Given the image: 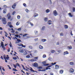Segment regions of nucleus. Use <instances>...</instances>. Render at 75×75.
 <instances>
[{
	"instance_id": "5",
	"label": "nucleus",
	"mask_w": 75,
	"mask_h": 75,
	"mask_svg": "<svg viewBox=\"0 0 75 75\" xmlns=\"http://www.w3.org/2000/svg\"><path fill=\"white\" fill-rule=\"evenodd\" d=\"M10 13H8L7 15V17H8V20H10V21H12L13 20L12 19H11V16L10 15Z\"/></svg>"
},
{
	"instance_id": "41",
	"label": "nucleus",
	"mask_w": 75,
	"mask_h": 75,
	"mask_svg": "<svg viewBox=\"0 0 75 75\" xmlns=\"http://www.w3.org/2000/svg\"><path fill=\"white\" fill-rule=\"evenodd\" d=\"M17 64H16L15 65L14 64H13V67H14L15 68H16L17 67Z\"/></svg>"
},
{
	"instance_id": "58",
	"label": "nucleus",
	"mask_w": 75,
	"mask_h": 75,
	"mask_svg": "<svg viewBox=\"0 0 75 75\" xmlns=\"http://www.w3.org/2000/svg\"><path fill=\"white\" fill-rule=\"evenodd\" d=\"M8 67H9V69H11V68L10 67V66L9 65H8Z\"/></svg>"
},
{
	"instance_id": "46",
	"label": "nucleus",
	"mask_w": 75,
	"mask_h": 75,
	"mask_svg": "<svg viewBox=\"0 0 75 75\" xmlns=\"http://www.w3.org/2000/svg\"><path fill=\"white\" fill-rule=\"evenodd\" d=\"M9 26L10 28H13V25H10Z\"/></svg>"
},
{
	"instance_id": "54",
	"label": "nucleus",
	"mask_w": 75,
	"mask_h": 75,
	"mask_svg": "<svg viewBox=\"0 0 75 75\" xmlns=\"http://www.w3.org/2000/svg\"><path fill=\"white\" fill-rule=\"evenodd\" d=\"M19 36V35H15V37H16L17 38H18V37Z\"/></svg>"
},
{
	"instance_id": "2",
	"label": "nucleus",
	"mask_w": 75,
	"mask_h": 75,
	"mask_svg": "<svg viewBox=\"0 0 75 75\" xmlns=\"http://www.w3.org/2000/svg\"><path fill=\"white\" fill-rule=\"evenodd\" d=\"M57 62H55V63H52V65L51 66H49L48 67H46V70H47L48 69H51V68H50V67H52V66H53V65H55L56 64Z\"/></svg>"
},
{
	"instance_id": "3",
	"label": "nucleus",
	"mask_w": 75,
	"mask_h": 75,
	"mask_svg": "<svg viewBox=\"0 0 75 75\" xmlns=\"http://www.w3.org/2000/svg\"><path fill=\"white\" fill-rule=\"evenodd\" d=\"M2 21L4 24H6L7 23L6 21V19L5 18H2Z\"/></svg>"
},
{
	"instance_id": "29",
	"label": "nucleus",
	"mask_w": 75,
	"mask_h": 75,
	"mask_svg": "<svg viewBox=\"0 0 75 75\" xmlns=\"http://www.w3.org/2000/svg\"><path fill=\"white\" fill-rule=\"evenodd\" d=\"M47 41V40L45 39H42V42H45Z\"/></svg>"
},
{
	"instance_id": "6",
	"label": "nucleus",
	"mask_w": 75,
	"mask_h": 75,
	"mask_svg": "<svg viewBox=\"0 0 75 75\" xmlns=\"http://www.w3.org/2000/svg\"><path fill=\"white\" fill-rule=\"evenodd\" d=\"M1 47H2V48H3L4 50H6V48L4 47V44H3V42H1Z\"/></svg>"
},
{
	"instance_id": "32",
	"label": "nucleus",
	"mask_w": 75,
	"mask_h": 75,
	"mask_svg": "<svg viewBox=\"0 0 75 75\" xmlns=\"http://www.w3.org/2000/svg\"><path fill=\"white\" fill-rule=\"evenodd\" d=\"M55 50H51V53H54V52H55Z\"/></svg>"
},
{
	"instance_id": "48",
	"label": "nucleus",
	"mask_w": 75,
	"mask_h": 75,
	"mask_svg": "<svg viewBox=\"0 0 75 75\" xmlns=\"http://www.w3.org/2000/svg\"><path fill=\"white\" fill-rule=\"evenodd\" d=\"M73 11L74 12H75V8L74 7H73Z\"/></svg>"
},
{
	"instance_id": "21",
	"label": "nucleus",
	"mask_w": 75,
	"mask_h": 75,
	"mask_svg": "<svg viewBox=\"0 0 75 75\" xmlns=\"http://www.w3.org/2000/svg\"><path fill=\"white\" fill-rule=\"evenodd\" d=\"M34 14L35 15H34V17H35L37 16H38V13H35Z\"/></svg>"
},
{
	"instance_id": "55",
	"label": "nucleus",
	"mask_w": 75,
	"mask_h": 75,
	"mask_svg": "<svg viewBox=\"0 0 75 75\" xmlns=\"http://www.w3.org/2000/svg\"><path fill=\"white\" fill-rule=\"evenodd\" d=\"M35 34H38V31H35Z\"/></svg>"
},
{
	"instance_id": "64",
	"label": "nucleus",
	"mask_w": 75,
	"mask_h": 75,
	"mask_svg": "<svg viewBox=\"0 0 75 75\" xmlns=\"http://www.w3.org/2000/svg\"><path fill=\"white\" fill-rule=\"evenodd\" d=\"M8 38H9V39H10V40H11V38L9 36L8 37Z\"/></svg>"
},
{
	"instance_id": "24",
	"label": "nucleus",
	"mask_w": 75,
	"mask_h": 75,
	"mask_svg": "<svg viewBox=\"0 0 75 75\" xmlns=\"http://www.w3.org/2000/svg\"><path fill=\"white\" fill-rule=\"evenodd\" d=\"M55 69H58L59 68V66L58 65H55Z\"/></svg>"
},
{
	"instance_id": "14",
	"label": "nucleus",
	"mask_w": 75,
	"mask_h": 75,
	"mask_svg": "<svg viewBox=\"0 0 75 75\" xmlns=\"http://www.w3.org/2000/svg\"><path fill=\"white\" fill-rule=\"evenodd\" d=\"M63 72H64V70H60L59 71V73L60 74H62L63 73Z\"/></svg>"
},
{
	"instance_id": "52",
	"label": "nucleus",
	"mask_w": 75,
	"mask_h": 75,
	"mask_svg": "<svg viewBox=\"0 0 75 75\" xmlns=\"http://www.w3.org/2000/svg\"><path fill=\"white\" fill-rule=\"evenodd\" d=\"M16 64H17V65H18V67H20V64H18V63H16Z\"/></svg>"
},
{
	"instance_id": "62",
	"label": "nucleus",
	"mask_w": 75,
	"mask_h": 75,
	"mask_svg": "<svg viewBox=\"0 0 75 75\" xmlns=\"http://www.w3.org/2000/svg\"><path fill=\"white\" fill-rule=\"evenodd\" d=\"M38 71H43V70H41V69H39L38 70Z\"/></svg>"
},
{
	"instance_id": "37",
	"label": "nucleus",
	"mask_w": 75,
	"mask_h": 75,
	"mask_svg": "<svg viewBox=\"0 0 75 75\" xmlns=\"http://www.w3.org/2000/svg\"><path fill=\"white\" fill-rule=\"evenodd\" d=\"M13 71H18V70H17V69L15 68H13Z\"/></svg>"
},
{
	"instance_id": "7",
	"label": "nucleus",
	"mask_w": 75,
	"mask_h": 75,
	"mask_svg": "<svg viewBox=\"0 0 75 75\" xmlns=\"http://www.w3.org/2000/svg\"><path fill=\"white\" fill-rule=\"evenodd\" d=\"M53 14H54V16H56L58 15V13H57V12L56 10L53 11Z\"/></svg>"
},
{
	"instance_id": "1",
	"label": "nucleus",
	"mask_w": 75,
	"mask_h": 75,
	"mask_svg": "<svg viewBox=\"0 0 75 75\" xmlns=\"http://www.w3.org/2000/svg\"><path fill=\"white\" fill-rule=\"evenodd\" d=\"M16 39L17 40V41H16V44H18V43H20V42H21V40L20 39H18V38H17L16 37H14L13 38V40H16Z\"/></svg>"
},
{
	"instance_id": "36",
	"label": "nucleus",
	"mask_w": 75,
	"mask_h": 75,
	"mask_svg": "<svg viewBox=\"0 0 75 75\" xmlns=\"http://www.w3.org/2000/svg\"><path fill=\"white\" fill-rule=\"evenodd\" d=\"M19 24H20V22H17L16 24V25H18Z\"/></svg>"
},
{
	"instance_id": "57",
	"label": "nucleus",
	"mask_w": 75,
	"mask_h": 75,
	"mask_svg": "<svg viewBox=\"0 0 75 75\" xmlns=\"http://www.w3.org/2000/svg\"><path fill=\"white\" fill-rule=\"evenodd\" d=\"M22 67L23 68V69H24V70H25V68H24V66L23 65Z\"/></svg>"
},
{
	"instance_id": "33",
	"label": "nucleus",
	"mask_w": 75,
	"mask_h": 75,
	"mask_svg": "<svg viewBox=\"0 0 75 75\" xmlns=\"http://www.w3.org/2000/svg\"><path fill=\"white\" fill-rule=\"evenodd\" d=\"M5 57V56L4 57V58L5 60V62H7V60H6V58Z\"/></svg>"
},
{
	"instance_id": "31",
	"label": "nucleus",
	"mask_w": 75,
	"mask_h": 75,
	"mask_svg": "<svg viewBox=\"0 0 75 75\" xmlns=\"http://www.w3.org/2000/svg\"><path fill=\"white\" fill-rule=\"evenodd\" d=\"M47 19H48V18H45L44 20V21H46V22H47Z\"/></svg>"
},
{
	"instance_id": "49",
	"label": "nucleus",
	"mask_w": 75,
	"mask_h": 75,
	"mask_svg": "<svg viewBox=\"0 0 75 75\" xmlns=\"http://www.w3.org/2000/svg\"><path fill=\"white\" fill-rule=\"evenodd\" d=\"M30 24L31 25V26H33V25H34L33 24V23L31 22H30Z\"/></svg>"
},
{
	"instance_id": "51",
	"label": "nucleus",
	"mask_w": 75,
	"mask_h": 75,
	"mask_svg": "<svg viewBox=\"0 0 75 75\" xmlns=\"http://www.w3.org/2000/svg\"><path fill=\"white\" fill-rule=\"evenodd\" d=\"M50 75H54V73L52 72H51L50 74Z\"/></svg>"
},
{
	"instance_id": "61",
	"label": "nucleus",
	"mask_w": 75,
	"mask_h": 75,
	"mask_svg": "<svg viewBox=\"0 0 75 75\" xmlns=\"http://www.w3.org/2000/svg\"><path fill=\"white\" fill-rule=\"evenodd\" d=\"M0 30H3V28H2L1 27H0Z\"/></svg>"
},
{
	"instance_id": "63",
	"label": "nucleus",
	"mask_w": 75,
	"mask_h": 75,
	"mask_svg": "<svg viewBox=\"0 0 75 75\" xmlns=\"http://www.w3.org/2000/svg\"><path fill=\"white\" fill-rule=\"evenodd\" d=\"M25 11H26V12H28V9H25Z\"/></svg>"
},
{
	"instance_id": "28",
	"label": "nucleus",
	"mask_w": 75,
	"mask_h": 75,
	"mask_svg": "<svg viewBox=\"0 0 75 75\" xmlns=\"http://www.w3.org/2000/svg\"><path fill=\"white\" fill-rule=\"evenodd\" d=\"M67 48H68L69 50H71L72 48V46H68Z\"/></svg>"
},
{
	"instance_id": "45",
	"label": "nucleus",
	"mask_w": 75,
	"mask_h": 75,
	"mask_svg": "<svg viewBox=\"0 0 75 75\" xmlns=\"http://www.w3.org/2000/svg\"><path fill=\"white\" fill-rule=\"evenodd\" d=\"M16 13V11H13L12 13V15H14V14Z\"/></svg>"
},
{
	"instance_id": "15",
	"label": "nucleus",
	"mask_w": 75,
	"mask_h": 75,
	"mask_svg": "<svg viewBox=\"0 0 75 75\" xmlns=\"http://www.w3.org/2000/svg\"><path fill=\"white\" fill-rule=\"evenodd\" d=\"M69 54V52H68V51H66V52H65L64 53V55H66L67 54Z\"/></svg>"
},
{
	"instance_id": "39",
	"label": "nucleus",
	"mask_w": 75,
	"mask_h": 75,
	"mask_svg": "<svg viewBox=\"0 0 75 75\" xmlns=\"http://www.w3.org/2000/svg\"><path fill=\"white\" fill-rule=\"evenodd\" d=\"M10 24H11V22H8V26H9V25H11Z\"/></svg>"
},
{
	"instance_id": "11",
	"label": "nucleus",
	"mask_w": 75,
	"mask_h": 75,
	"mask_svg": "<svg viewBox=\"0 0 75 75\" xmlns=\"http://www.w3.org/2000/svg\"><path fill=\"white\" fill-rule=\"evenodd\" d=\"M69 72H71V73H73V72H74V69L72 68L70 69L69 70Z\"/></svg>"
},
{
	"instance_id": "42",
	"label": "nucleus",
	"mask_w": 75,
	"mask_h": 75,
	"mask_svg": "<svg viewBox=\"0 0 75 75\" xmlns=\"http://www.w3.org/2000/svg\"><path fill=\"white\" fill-rule=\"evenodd\" d=\"M26 57L27 58H29L30 57V56L29 55H28L26 56Z\"/></svg>"
},
{
	"instance_id": "26",
	"label": "nucleus",
	"mask_w": 75,
	"mask_h": 75,
	"mask_svg": "<svg viewBox=\"0 0 75 75\" xmlns=\"http://www.w3.org/2000/svg\"><path fill=\"white\" fill-rule=\"evenodd\" d=\"M39 48L40 49H43V47H42V46L40 45L39 46Z\"/></svg>"
},
{
	"instance_id": "13",
	"label": "nucleus",
	"mask_w": 75,
	"mask_h": 75,
	"mask_svg": "<svg viewBox=\"0 0 75 75\" xmlns=\"http://www.w3.org/2000/svg\"><path fill=\"white\" fill-rule=\"evenodd\" d=\"M34 66L35 67H38V64L36 62L35 63Z\"/></svg>"
},
{
	"instance_id": "34",
	"label": "nucleus",
	"mask_w": 75,
	"mask_h": 75,
	"mask_svg": "<svg viewBox=\"0 0 75 75\" xmlns=\"http://www.w3.org/2000/svg\"><path fill=\"white\" fill-rule=\"evenodd\" d=\"M4 33H5L6 34L5 35V36L6 37H7V35H8V34H7V32H4Z\"/></svg>"
},
{
	"instance_id": "59",
	"label": "nucleus",
	"mask_w": 75,
	"mask_h": 75,
	"mask_svg": "<svg viewBox=\"0 0 75 75\" xmlns=\"http://www.w3.org/2000/svg\"><path fill=\"white\" fill-rule=\"evenodd\" d=\"M58 52H61V50H58Z\"/></svg>"
},
{
	"instance_id": "27",
	"label": "nucleus",
	"mask_w": 75,
	"mask_h": 75,
	"mask_svg": "<svg viewBox=\"0 0 75 75\" xmlns=\"http://www.w3.org/2000/svg\"><path fill=\"white\" fill-rule=\"evenodd\" d=\"M18 46H22V47H24V45L21 44H18Z\"/></svg>"
},
{
	"instance_id": "60",
	"label": "nucleus",
	"mask_w": 75,
	"mask_h": 75,
	"mask_svg": "<svg viewBox=\"0 0 75 75\" xmlns=\"http://www.w3.org/2000/svg\"><path fill=\"white\" fill-rule=\"evenodd\" d=\"M15 32L14 30H13L11 32L12 33H14Z\"/></svg>"
},
{
	"instance_id": "25",
	"label": "nucleus",
	"mask_w": 75,
	"mask_h": 75,
	"mask_svg": "<svg viewBox=\"0 0 75 75\" xmlns=\"http://www.w3.org/2000/svg\"><path fill=\"white\" fill-rule=\"evenodd\" d=\"M69 16L70 17H73V15H72L71 14V13H69Z\"/></svg>"
},
{
	"instance_id": "50",
	"label": "nucleus",
	"mask_w": 75,
	"mask_h": 75,
	"mask_svg": "<svg viewBox=\"0 0 75 75\" xmlns=\"http://www.w3.org/2000/svg\"><path fill=\"white\" fill-rule=\"evenodd\" d=\"M21 28H20L18 29V31H21Z\"/></svg>"
},
{
	"instance_id": "8",
	"label": "nucleus",
	"mask_w": 75,
	"mask_h": 75,
	"mask_svg": "<svg viewBox=\"0 0 75 75\" xmlns=\"http://www.w3.org/2000/svg\"><path fill=\"white\" fill-rule=\"evenodd\" d=\"M43 64V65L44 66H48V65H49V64H46V62H42Z\"/></svg>"
},
{
	"instance_id": "43",
	"label": "nucleus",
	"mask_w": 75,
	"mask_h": 75,
	"mask_svg": "<svg viewBox=\"0 0 75 75\" xmlns=\"http://www.w3.org/2000/svg\"><path fill=\"white\" fill-rule=\"evenodd\" d=\"M17 18H18V19L19 20L20 19V16L19 15L18 16Z\"/></svg>"
},
{
	"instance_id": "4",
	"label": "nucleus",
	"mask_w": 75,
	"mask_h": 75,
	"mask_svg": "<svg viewBox=\"0 0 75 75\" xmlns=\"http://www.w3.org/2000/svg\"><path fill=\"white\" fill-rule=\"evenodd\" d=\"M37 59H38V57H34V59H31L30 61V62H34V61H36Z\"/></svg>"
},
{
	"instance_id": "35",
	"label": "nucleus",
	"mask_w": 75,
	"mask_h": 75,
	"mask_svg": "<svg viewBox=\"0 0 75 75\" xmlns=\"http://www.w3.org/2000/svg\"><path fill=\"white\" fill-rule=\"evenodd\" d=\"M45 26H43L42 28V30H45Z\"/></svg>"
},
{
	"instance_id": "17",
	"label": "nucleus",
	"mask_w": 75,
	"mask_h": 75,
	"mask_svg": "<svg viewBox=\"0 0 75 75\" xmlns=\"http://www.w3.org/2000/svg\"><path fill=\"white\" fill-rule=\"evenodd\" d=\"M5 56V58H6V59H7V60H8V59H9V57H6L5 55H4V57Z\"/></svg>"
},
{
	"instance_id": "9",
	"label": "nucleus",
	"mask_w": 75,
	"mask_h": 75,
	"mask_svg": "<svg viewBox=\"0 0 75 75\" xmlns=\"http://www.w3.org/2000/svg\"><path fill=\"white\" fill-rule=\"evenodd\" d=\"M26 68H27V69H28L29 70H30V71H31V72H34V70H33V68L30 67V68L27 67H26Z\"/></svg>"
},
{
	"instance_id": "40",
	"label": "nucleus",
	"mask_w": 75,
	"mask_h": 75,
	"mask_svg": "<svg viewBox=\"0 0 75 75\" xmlns=\"http://www.w3.org/2000/svg\"><path fill=\"white\" fill-rule=\"evenodd\" d=\"M23 5L25 7H27V5H26V4H25V3H23Z\"/></svg>"
},
{
	"instance_id": "38",
	"label": "nucleus",
	"mask_w": 75,
	"mask_h": 75,
	"mask_svg": "<svg viewBox=\"0 0 75 75\" xmlns=\"http://www.w3.org/2000/svg\"><path fill=\"white\" fill-rule=\"evenodd\" d=\"M60 35L61 37H62V36H63L64 34L63 33H60Z\"/></svg>"
},
{
	"instance_id": "44",
	"label": "nucleus",
	"mask_w": 75,
	"mask_h": 75,
	"mask_svg": "<svg viewBox=\"0 0 75 75\" xmlns=\"http://www.w3.org/2000/svg\"><path fill=\"white\" fill-rule=\"evenodd\" d=\"M28 35V34H24L23 35V37H25V36H26V35Z\"/></svg>"
},
{
	"instance_id": "18",
	"label": "nucleus",
	"mask_w": 75,
	"mask_h": 75,
	"mask_svg": "<svg viewBox=\"0 0 75 75\" xmlns=\"http://www.w3.org/2000/svg\"><path fill=\"white\" fill-rule=\"evenodd\" d=\"M52 21H51V20H49L48 21V24H49V25H50V24H52Z\"/></svg>"
},
{
	"instance_id": "30",
	"label": "nucleus",
	"mask_w": 75,
	"mask_h": 75,
	"mask_svg": "<svg viewBox=\"0 0 75 75\" xmlns=\"http://www.w3.org/2000/svg\"><path fill=\"white\" fill-rule=\"evenodd\" d=\"M50 10L48 9H47L46 10V12L47 13H48L50 12Z\"/></svg>"
},
{
	"instance_id": "20",
	"label": "nucleus",
	"mask_w": 75,
	"mask_h": 75,
	"mask_svg": "<svg viewBox=\"0 0 75 75\" xmlns=\"http://www.w3.org/2000/svg\"><path fill=\"white\" fill-rule=\"evenodd\" d=\"M19 51L20 52H21V53H23V52H24V50H23L22 49H20L19 50Z\"/></svg>"
},
{
	"instance_id": "56",
	"label": "nucleus",
	"mask_w": 75,
	"mask_h": 75,
	"mask_svg": "<svg viewBox=\"0 0 75 75\" xmlns=\"http://www.w3.org/2000/svg\"><path fill=\"white\" fill-rule=\"evenodd\" d=\"M38 69H42V67H38Z\"/></svg>"
},
{
	"instance_id": "23",
	"label": "nucleus",
	"mask_w": 75,
	"mask_h": 75,
	"mask_svg": "<svg viewBox=\"0 0 75 75\" xmlns=\"http://www.w3.org/2000/svg\"><path fill=\"white\" fill-rule=\"evenodd\" d=\"M64 28H65V29H67V28H68V25H64Z\"/></svg>"
},
{
	"instance_id": "10",
	"label": "nucleus",
	"mask_w": 75,
	"mask_h": 75,
	"mask_svg": "<svg viewBox=\"0 0 75 75\" xmlns=\"http://www.w3.org/2000/svg\"><path fill=\"white\" fill-rule=\"evenodd\" d=\"M16 57H17V58L16 57H13V59H14V60H16V59H19V57H18V56H16Z\"/></svg>"
},
{
	"instance_id": "53",
	"label": "nucleus",
	"mask_w": 75,
	"mask_h": 75,
	"mask_svg": "<svg viewBox=\"0 0 75 75\" xmlns=\"http://www.w3.org/2000/svg\"><path fill=\"white\" fill-rule=\"evenodd\" d=\"M1 59H2L3 60H4V59H3V56H1Z\"/></svg>"
},
{
	"instance_id": "19",
	"label": "nucleus",
	"mask_w": 75,
	"mask_h": 75,
	"mask_svg": "<svg viewBox=\"0 0 75 75\" xmlns=\"http://www.w3.org/2000/svg\"><path fill=\"white\" fill-rule=\"evenodd\" d=\"M27 52L26 51H25V52L23 53V55H27Z\"/></svg>"
},
{
	"instance_id": "16",
	"label": "nucleus",
	"mask_w": 75,
	"mask_h": 75,
	"mask_svg": "<svg viewBox=\"0 0 75 75\" xmlns=\"http://www.w3.org/2000/svg\"><path fill=\"white\" fill-rule=\"evenodd\" d=\"M7 11V9H4V10L3 11V13L5 14V13H6V12Z\"/></svg>"
},
{
	"instance_id": "12",
	"label": "nucleus",
	"mask_w": 75,
	"mask_h": 75,
	"mask_svg": "<svg viewBox=\"0 0 75 75\" xmlns=\"http://www.w3.org/2000/svg\"><path fill=\"white\" fill-rule=\"evenodd\" d=\"M16 4H14L13 5L12 7V8L14 9L16 8Z\"/></svg>"
},
{
	"instance_id": "22",
	"label": "nucleus",
	"mask_w": 75,
	"mask_h": 75,
	"mask_svg": "<svg viewBox=\"0 0 75 75\" xmlns=\"http://www.w3.org/2000/svg\"><path fill=\"white\" fill-rule=\"evenodd\" d=\"M69 64H70L71 65H74V62H70Z\"/></svg>"
},
{
	"instance_id": "47",
	"label": "nucleus",
	"mask_w": 75,
	"mask_h": 75,
	"mask_svg": "<svg viewBox=\"0 0 75 75\" xmlns=\"http://www.w3.org/2000/svg\"><path fill=\"white\" fill-rule=\"evenodd\" d=\"M46 57V55L45 54H44L43 56V58H45Z\"/></svg>"
}]
</instances>
